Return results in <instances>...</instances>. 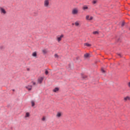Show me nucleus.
Segmentation results:
<instances>
[{
  "instance_id": "12",
  "label": "nucleus",
  "mask_w": 130,
  "mask_h": 130,
  "mask_svg": "<svg viewBox=\"0 0 130 130\" xmlns=\"http://www.w3.org/2000/svg\"><path fill=\"white\" fill-rule=\"evenodd\" d=\"M60 116H61V113L58 112L56 115V117H58V118H59V117H60Z\"/></svg>"
},
{
  "instance_id": "5",
  "label": "nucleus",
  "mask_w": 130,
  "mask_h": 130,
  "mask_svg": "<svg viewBox=\"0 0 130 130\" xmlns=\"http://www.w3.org/2000/svg\"><path fill=\"white\" fill-rule=\"evenodd\" d=\"M43 80H44V78L42 77L39 78L38 79V82L39 84H41V83H42V82L43 81Z\"/></svg>"
},
{
  "instance_id": "30",
  "label": "nucleus",
  "mask_w": 130,
  "mask_h": 130,
  "mask_svg": "<svg viewBox=\"0 0 130 130\" xmlns=\"http://www.w3.org/2000/svg\"><path fill=\"white\" fill-rule=\"evenodd\" d=\"M27 71H29V69H27Z\"/></svg>"
},
{
  "instance_id": "18",
  "label": "nucleus",
  "mask_w": 130,
  "mask_h": 130,
  "mask_svg": "<svg viewBox=\"0 0 130 130\" xmlns=\"http://www.w3.org/2000/svg\"><path fill=\"white\" fill-rule=\"evenodd\" d=\"M42 52L44 54H46V53H47V51L45 49L44 50H42Z\"/></svg>"
},
{
  "instance_id": "8",
  "label": "nucleus",
  "mask_w": 130,
  "mask_h": 130,
  "mask_svg": "<svg viewBox=\"0 0 130 130\" xmlns=\"http://www.w3.org/2000/svg\"><path fill=\"white\" fill-rule=\"evenodd\" d=\"M130 100V97L129 96H126L124 98V101H129Z\"/></svg>"
},
{
  "instance_id": "26",
  "label": "nucleus",
  "mask_w": 130,
  "mask_h": 130,
  "mask_svg": "<svg viewBox=\"0 0 130 130\" xmlns=\"http://www.w3.org/2000/svg\"><path fill=\"white\" fill-rule=\"evenodd\" d=\"M121 26H122V27H123V26H124V22L122 23Z\"/></svg>"
},
{
  "instance_id": "22",
  "label": "nucleus",
  "mask_w": 130,
  "mask_h": 130,
  "mask_svg": "<svg viewBox=\"0 0 130 130\" xmlns=\"http://www.w3.org/2000/svg\"><path fill=\"white\" fill-rule=\"evenodd\" d=\"M89 20L91 21V20H93V17L92 16H89Z\"/></svg>"
},
{
  "instance_id": "16",
  "label": "nucleus",
  "mask_w": 130,
  "mask_h": 130,
  "mask_svg": "<svg viewBox=\"0 0 130 130\" xmlns=\"http://www.w3.org/2000/svg\"><path fill=\"white\" fill-rule=\"evenodd\" d=\"M75 26H78L80 25V23H79V21H76L75 22Z\"/></svg>"
},
{
  "instance_id": "3",
  "label": "nucleus",
  "mask_w": 130,
  "mask_h": 130,
  "mask_svg": "<svg viewBox=\"0 0 130 130\" xmlns=\"http://www.w3.org/2000/svg\"><path fill=\"white\" fill-rule=\"evenodd\" d=\"M0 13L2 15H6V14H7V11L4 8L0 7Z\"/></svg>"
},
{
  "instance_id": "25",
  "label": "nucleus",
  "mask_w": 130,
  "mask_h": 130,
  "mask_svg": "<svg viewBox=\"0 0 130 130\" xmlns=\"http://www.w3.org/2000/svg\"><path fill=\"white\" fill-rule=\"evenodd\" d=\"M101 71L102 73H105V70L103 69H102Z\"/></svg>"
},
{
  "instance_id": "29",
  "label": "nucleus",
  "mask_w": 130,
  "mask_h": 130,
  "mask_svg": "<svg viewBox=\"0 0 130 130\" xmlns=\"http://www.w3.org/2000/svg\"><path fill=\"white\" fill-rule=\"evenodd\" d=\"M118 55H119V56H120V54H119Z\"/></svg>"
},
{
  "instance_id": "24",
  "label": "nucleus",
  "mask_w": 130,
  "mask_h": 130,
  "mask_svg": "<svg viewBox=\"0 0 130 130\" xmlns=\"http://www.w3.org/2000/svg\"><path fill=\"white\" fill-rule=\"evenodd\" d=\"M45 73L46 75H48V71L46 70Z\"/></svg>"
},
{
  "instance_id": "20",
  "label": "nucleus",
  "mask_w": 130,
  "mask_h": 130,
  "mask_svg": "<svg viewBox=\"0 0 130 130\" xmlns=\"http://www.w3.org/2000/svg\"><path fill=\"white\" fill-rule=\"evenodd\" d=\"M92 3L93 5H95V4H97V1H93Z\"/></svg>"
},
{
  "instance_id": "31",
  "label": "nucleus",
  "mask_w": 130,
  "mask_h": 130,
  "mask_svg": "<svg viewBox=\"0 0 130 130\" xmlns=\"http://www.w3.org/2000/svg\"><path fill=\"white\" fill-rule=\"evenodd\" d=\"M13 91H15V90H14V89H13Z\"/></svg>"
},
{
  "instance_id": "19",
  "label": "nucleus",
  "mask_w": 130,
  "mask_h": 130,
  "mask_svg": "<svg viewBox=\"0 0 130 130\" xmlns=\"http://www.w3.org/2000/svg\"><path fill=\"white\" fill-rule=\"evenodd\" d=\"M90 16L87 15L85 17L86 20H89Z\"/></svg>"
},
{
  "instance_id": "23",
  "label": "nucleus",
  "mask_w": 130,
  "mask_h": 130,
  "mask_svg": "<svg viewBox=\"0 0 130 130\" xmlns=\"http://www.w3.org/2000/svg\"><path fill=\"white\" fill-rule=\"evenodd\" d=\"M42 121H45V117H43L42 119Z\"/></svg>"
},
{
  "instance_id": "4",
  "label": "nucleus",
  "mask_w": 130,
  "mask_h": 130,
  "mask_svg": "<svg viewBox=\"0 0 130 130\" xmlns=\"http://www.w3.org/2000/svg\"><path fill=\"white\" fill-rule=\"evenodd\" d=\"M62 38H63V35H61L60 36H59L57 37V40L58 41V42H59L60 41H61V39H62Z\"/></svg>"
},
{
  "instance_id": "13",
  "label": "nucleus",
  "mask_w": 130,
  "mask_h": 130,
  "mask_svg": "<svg viewBox=\"0 0 130 130\" xmlns=\"http://www.w3.org/2000/svg\"><path fill=\"white\" fill-rule=\"evenodd\" d=\"M92 33L94 35H98V34H99V32L98 31H93Z\"/></svg>"
},
{
  "instance_id": "14",
  "label": "nucleus",
  "mask_w": 130,
  "mask_h": 130,
  "mask_svg": "<svg viewBox=\"0 0 130 130\" xmlns=\"http://www.w3.org/2000/svg\"><path fill=\"white\" fill-rule=\"evenodd\" d=\"M84 46H87V47H90V46H91V44H90L89 43H85Z\"/></svg>"
},
{
  "instance_id": "10",
  "label": "nucleus",
  "mask_w": 130,
  "mask_h": 130,
  "mask_svg": "<svg viewBox=\"0 0 130 130\" xmlns=\"http://www.w3.org/2000/svg\"><path fill=\"white\" fill-rule=\"evenodd\" d=\"M58 90H59V88L55 87L54 89H53V92L56 93V92H58Z\"/></svg>"
},
{
  "instance_id": "9",
  "label": "nucleus",
  "mask_w": 130,
  "mask_h": 130,
  "mask_svg": "<svg viewBox=\"0 0 130 130\" xmlns=\"http://www.w3.org/2000/svg\"><path fill=\"white\" fill-rule=\"evenodd\" d=\"M83 10L84 11H85V10H88L89 9V7H88L86 5H84L83 8H82Z\"/></svg>"
},
{
  "instance_id": "1",
  "label": "nucleus",
  "mask_w": 130,
  "mask_h": 130,
  "mask_svg": "<svg viewBox=\"0 0 130 130\" xmlns=\"http://www.w3.org/2000/svg\"><path fill=\"white\" fill-rule=\"evenodd\" d=\"M43 7L46 9L50 8V0H44L43 2Z\"/></svg>"
},
{
  "instance_id": "2",
  "label": "nucleus",
  "mask_w": 130,
  "mask_h": 130,
  "mask_svg": "<svg viewBox=\"0 0 130 130\" xmlns=\"http://www.w3.org/2000/svg\"><path fill=\"white\" fill-rule=\"evenodd\" d=\"M79 14V9L78 8H75L72 10V14L73 15H78Z\"/></svg>"
},
{
  "instance_id": "27",
  "label": "nucleus",
  "mask_w": 130,
  "mask_h": 130,
  "mask_svg": "<svg viewBox=\"0 0 130 130\" xmlns=\"http://www.w3.org/2000/svg\"><path fill=\"white\" fill-rule=\"evenodd\" d=\"M128 87H129V88H130V82H129V83H128Z\"/></svg>"
},
{
  "instance_id": "7",
  "label": "nucleus",
  "mask_w": 130,
  "mask_h": 130,
  "mask_svg": "<svg viewBox=\"0 0 130 130\" xmlns=\"http://www.w3.org/2000/svg\"><path fill=\"white\" fill-rule=\"evenodd\" d=\"M28 117H30V113H29V112L26 113V114L24 116V118H27Z\"/></svg>"
},
{
  "instance_id": "21",
  "label": "nucleus",
  "mask_w": 130,
  "mask_h": 130,
  "mask_svg": "<svg viewBox=\"0 0 130 130\" xmlns=\"http://www.w3.org/2000/svg\"><path fill=\"white\" fill-rule=\"evenodd\" d=\"M54 56L55 58H57V57H58V55H57V54H55Z\"/></svg>"
},
{
  "instance_id": "17",
  "label": "nucleus",
  "mask_w": 130,
  "mask_h": 130,
  "mask_svg": "<svg viewBox=\"0 0 130 130\" xmlns=\"http://www.w3.org/2000/svg\"><path fill=\"white\" fill-rule=\"evenodd\" d=\"M31 106H32V107L35 106V103L34 102V101H32L31 102Z\"/></svg>"
},
{
  "instance_id": "11",
  "label": "nucleus",
  "mask_w": 130,
  "mask_h": 130,
  "mask_svg": "<svg viewBox=\"0 0 130 130\" xmlns=\"http://www.w3.org/2000/svg\"><path fill=\"white\" fill-rule=\"evenodd\" d=\"M32 56L34 57H37V53L36 52H33L32 54Z\"/></svg>"
},
{
  "instance_id": "6",
  "label": "nucleus",
  "mask_w": 130,
  "mask_h": 130,
  "mask_svg": "<svg viewBox=\"0 0 130 130\" xmlns=\"http://www.w3.org/2000/svg\"><path fill=\"white\" fill-rule=\"evenodd\" d=\"M25 88L27 89L28 91H31V90H32V85H28L26 86Z\"/></svg>"
},
{
  "instance_id": "15",
  "label": "nucleus",
  "mask_w": 130,
  "mask_h": 130,
  "mask_svg": "<svg viewBox=\"0 0 130 130\" xmlns=\"http://www.w3.org/2000/svg\"><path fill=\"white\" fill-rule=\"evenodd\" d=\"M89 56L90 55L88 53H86L84 54V57H85L86 58L89 57Z\"/></svg>"
},
{
  "instance_id": "28",
  "label": "nucleus",
  "mask_w": 130,
  "mask_h": 130,
  "mask_svg": "<svg viewBox=\"0 0 130 130\" xmlns=\"http://www.w3.org/2000/svg\"><path fill=\"white\" fill-rule=\"evenodd\" d=\"M33 85H36V82H33Z\"/></svg>"
}]
</instances>
